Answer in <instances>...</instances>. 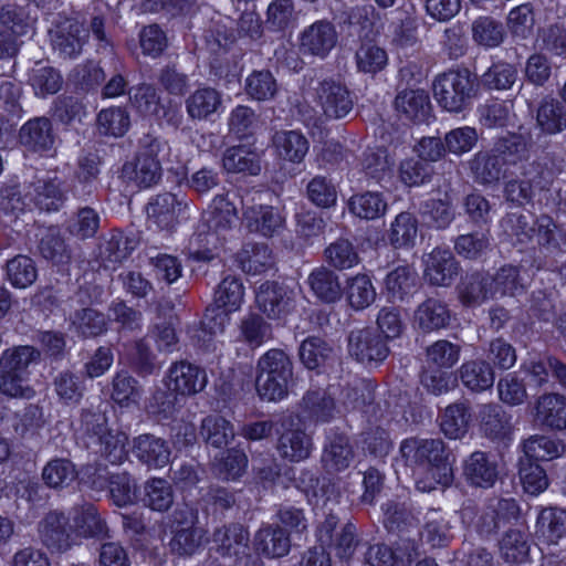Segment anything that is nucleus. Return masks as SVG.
Returning <instances> with one entry per match:
<instances>
[{
  "label": "nucleus",
  "instance_id": "nucleus-1",
  "mask_svg": "<svg viewBox=\"0 0 566 566\" xmlns=\"http://www.w3.org/2000/svg\"><path fill=\"white\" fill-rule=\"evenodd\" d=\"M292 377L293 363L289 355L283 349H269L256 363V392L263 400H281L289 392Z\"/></svg>",
  "mask_w": 566,
  "mask_h": 566
},
{
  "label": "nucleus",
  "instance_id": "nucleus-2",
  "mask_svg": "<svg viewBox=\"0 0 566 566\" xmlns=\"http://www.w3.org/2000/svg\"><path fill=\"white\" fill-rule=\"evenodd\" d=\"M462 523L472 528L481 538H491L497 532L518 518L520 507L513 499L490 500L481 510L464 505L461 511Z\"/></svg>",
  "mask_w": 566,
  "mask_h": 566
},
{
  "label": "nucleus",
  "instance_id": "nucleus-3",
  "mask_svg": "<svg viewBox=\"0 0 566 566\" xmlns=\"http://www.w3.org/2000/svg\"><path fill=\"white\" fill-rule=\"evenodd\" d=\"M478 90L476 76L468 69L441 73L432 84L434 99L439 106L450 113L464 111L475 97Z\"/></svg>",
  "mask_w": 566,
  "mask_h": 566
},
{
  "label": "nucleus",
  "instance_id": "nucleus-4",
  "mask_svg": "<svg viewBox=\"0 0 566 566\" xmlns=\"http://www.w3.org/2000/svg\"><path fill=\"white\" fill-rule=\"evenodd\" d=\"M400 453L410 465L428 467L439 471L438 483L444 485L450 483L452 470L447 464L448 455L441 439H406L400 444Z\"/></svg>",
  "mask_w": 566,
  "mask_h": 566
},
{
  "label": "nucleus",
  "instance_id": "nucleus-5",
  "mask_svg": "<svg viewBox=\"0 0 566 566\" xmlns=\"http://www.w3.org/2000/svg\"><path fill=\"white\" fill-rule=\"evenodd\" d=\"M170 551L182 557L196 554L206 543V531L197 525V514L188 506L176 509L171 520Z\"/></svg>",
  "mask_w": 566,
  "mask_h": 566
},
{
  "label": "nucleus",
  "instance_id": "nucleus-6",
  "mask_svg": "<svg viewBox=\"0 0 566 566\" xmlns=\"http://www.w3.org/2000/svg\"><path fill=\"white\" fill-rule=\"evenodd\" d=\"M300 291L284 283L266 281L255 294L259 310L270 319H283L296 308Z\"/></svg>",
  "mask_w": 566,
  "mask_h": 566
},
{
  "label": "nucleus",
  "instance_id": "nucleus-7",
  "mask_svg": "<svg viewBox=\"0 0 566 566\" xmlns=\"http://www.w3.org/2000/svg\"><path fill=\"white\" fill-rule=\"evenodd\" d=\"M49 33L53 52L63 60L78 57L88 40L84 24L70 18L57 21Z\"/></svg>",
  "mask_w": 566,
  "mask_h": 566
},
{
  "label": "nucleus",
  "instance_id": "nucleus-8",
  "mask_svg": "<svg viewBox=\"0 0 566 566\" xmlns=\"http://www.w3.org/2000/svg\"><path fill=\"white\" fill-rule=\"evenodd\" d=\"M348 353L363 365H373L384 361L389 348L385 338L374 328H356L348 335Z\"/></svg>",
  "mask_w": 566,
  "mask_h": 566
},
{
  "label": "nucleus",
  "instance_id": "nucleus-9",
  "mask_svg": "<svg viewBox=\"0 0 566 566\" xmlns=\"http://www.w3.org/2000/svg\"><path fill=\"white\" fill-rule=\"evenodd\" d=\"M188 208L189 201L185 195L164 192L150 199L147 205V214L160 230L172 231Z\"/></svg>",
  "mask_w": 566,
  "mask_h": 566
},
{
  "label": "nucleus",
  "instance_id": "nucleus-10",
  "mask_svg": "<svg viewBox=\"0 0 566 566\" xmlns=\"http://www.w3.org/2000/svg\"><path fill=\"white\" fill-rule=\"evenodd\" d=\"M242 209L243 220L250 232L272 238L283 231L285 218L279 209L266 205H249L244 199H242Z\"/></svg>",
  "mask_w": 566,
  "mask_h": 566
},
{
  "label": "nucleus",
  "instance_id": "nucleus-11",
  "mask_svg": "<svg viewBox=\"0 0 566 566\" xmlns=\"http://www.w3.org/2000/svg\"><path fill=\"white\" fill-rule=\"evenodd\" d=\"M66 187L63 180L54 177L35 178L25 187V198L40 210L57 211L66 200Z\"/></svg>",
  "mask_w": 566,
  "mask_h": 566
},
{
  "label": "nucleus",
  "instance_id": "nucleus-12",
  "mask_svg": "<svg viewBox=\"0 0 566 566\" xmlns=\"http://www.w3.org/2000/svg\"><path fill=\"white\" fill-rule=\"evenodd\" d=\"M41 543L52 553H65L72 547L69 517L59 511H50L38 524Z\"/></svg>",
  "mask_w": 566,
  "mask_h": 566
},
{
  "label": "nucleus",
  "instance_id": "nucleus-13",
  "mask_svg": "<svg viewBox=\"0 0 566 566\" xmlns=\"http://www.w3.org/2000/svg\"><path fill=\"white\" fill-rule=\"evenodd\" d=\"M249 543L248 530L238 523L224 525L213 533L216 552L234 564H239L249 555Z\"/></svg>",
  "mask_w": 566,
  "mask_h": 566
},
{
  "label": "nucleus",
  "instance_id": "nucleus-14",
  "mask_svg": "<svg viewBox=\"0 0 566 566\" xmlns=\"http://www.w3.org/2000/svg\"><path fill=\"white\" fill-rule=\"evenodd\" d=\"M207 382L206 370L189 361H176L168 369V387L176 394L196 395L206 388Z\"/></svg>",
  "mask_w": 566,
  "mask_h": 566
},
{
  "label": "nucleus",
  "instance_id": "nucleus-15",
  "mask_svg": "<svg viewBox=\"0 0 566 566\" xmlns=\"http://www.w3.org/2000/svg\"><path fill=\"white\" fill-rule=\"evenodd\" d=\"M316 96L324 114L331 118H343L350 113L354 106L347 87L332 78L319 82Z\"/></svg>",
  "mask_w": 566,
  "mask_h": 566
},
{
  "label": "nucleus",
  "instance_id": "nucleus-16",
  "mask_svg": "<svg viewBox=\"0 0 566 566\" xmlns=\"http://www.w3.org/2000/svg\"><path fill=\"white\" fill-rule=\"evenodd\" d=\"M499 475V464L491 453L474 451L463 462V476L472 486L490 489Z\"/></svg>",
  "mask_w": 566,
  "mask_h": 566
},
{
  "label": "nucleus",
  "instance_id": "nucleus-17",
  "mask_svg": "<svg viewBox=\"0 0 566 566\" xmlns=\"http://www.w3.org/2000/svg\"><path fill=\"white\" fill-rule=\"evenodd\" d=\"M423 279L433 286H449L459 273V264L452 252L436 248L423 258Z\"/></svg>",
  "mask_w": 566,
  "mask_h": 566
},
{
  "label": "nucleus",
  "instance_id": "nucleus-18",
  "mask_svg": "<svg viewBox=\"0 0 566 566\" xmlns=\"http://www.w3.org/2000/svg\"><path fill=\"white\" fill-rule=\"evenodd\" d=\"M337 38L333 23L326 20L316 21L302 32L301 52L323 59L336 45Z\"/></svg>",
  "mask_w": 566,
  "mask_h": 566
},
{
  "label": "nucleus",
  "instance_id": "nucleus-19",
  "mask_svg": "<svg viewBox=\"0 0 566 566\" xmlns=\"http://www.w3.org/2000/svg\"><path fill=\"white\" fill-rule=\"evenodd\" d=\"M229 317L226 313L207 312L203 318L189 325L187 333L192 343L207 352L218 349V337L223 334Z\"/></svg>",
  "mask_w": 566,
  "mask_h": 566
},
{
  "label": "nucleus",
  "instance_id": "nucleus-20",
  "mask_svg": "<svg viewBox=\"0 0 566 566\" xmlns=\"http://www.w3.org/2000/svg\"><path fill=\"white\" fill-rule=\"evenodd\" d=\"M134 457L149 469H161L170 462L171 450L167 441L154 434H140L133 441Z\"/></svg>",
  "mask_w": 566,
  "mask_h": 566
},
{
  "label": "nucleus",
  "instance_id": "nucleus-21",
  "mask_svg": "<svg viewBox=\"0 0 566 566\" xmlns=\"http://www.w3.org/2000/svg\"><path fill=\"white\" fill-rule=\"evenodd\" d=\"M473 180L482 186H493L506 177L507 169L493 149L479 150L469 160Z\"/></svg>",
  "mask_w": 566,
  "mask_h": 566
},
{
  "label": "nucleus",
  "instance_id": "nucleus-22",
  "mask_svg": "<svg viewBox=\"0 0 566 566\" xmlns=\"http://www.w3.org/2000/svg\"><path fill=\"white\" fill-rule=\"evenodd\" d=\"M355 457L349 438L343 433H334L327 438L323 448L321 462L328 473H337L349 468Z\"/></svg>",
  "mask_w": 566,
  "mask_h": 566
},
{
  "label": "nucleus",
  "instance_id": "nucleus-23",
  "mask_svg": "<svg viewBox=\"0 0 566 566\" xmlns=\"http://www.w3.org/2000/svg\"><path fill=\"white\" fill-rule=\"evenodd\" d=\"M535 420L551 430L566 429V397L560 394H544L535 403Z\"/></svg>",
  "mask_w": 566,
  "mask_h": 566
},
{
  "label": "nucleus",
  "instance_id": "nucleus-24",
  "mask_svg": "<svg viewBox=\"0 0 566 566\" xmlns=\"http://www.w3.org/2000/svg\"><path fill=\"white\" fill-rule=\"evenodd\" d=\"M562 171V161L552 156H544L521 166V176L537 190H548Z\"/></svg>",
  "mask_w": 566,
  "mask_h": 566
},
{
  "label": "nucleus",
  "instance_id": "nucleus-25",
  "mask_svg": "<svg viewBox=\"0 0 566 566\" xmlns=\"http://www.w3.org/2000/svg\"><path fill=\"white\" fill-rule=\"evenodd\" d=\"M20 143L32 151L50 150L55 142L52 123L46 117H35L22 125Z\"/></svg>",
  "mask_w": 566,
  "mask_h": 566
},
{
  "label": "nucleus",
  "instance_id": "nucleus-26",
  "mask_svg": "<svg viewBox=\"0 0 566 566\" xmlns=\"http://www.w3.org/2000/svg\"><path fill=\"white\" fill-rule=\"evenodd\" d=\"M75 532L85 538H104L108 536L106 521L101 516L95 505L83 503L72 510Z\"/></svg>",
  "mask_w": 566,
  "mask_h": 566
},
{
  "label": "nucleus",
  "instance_id": "nucleus-27",
  "mask_svg": "<svg viewBox=\"0 0 566 566\" xmlns=\"http://www.w3.org/2000/svg\"><path fill=\"white\" fill-rule=\"evenodd\" d=\"M237 220V208L228 195L216 196L209 210L203 214L205 224L216 234H223L231 230Z\"/></svg>",
  "mask_w": 566,
  "mask_h": 566
},
{
  "label": "nucleus",
  "instance_id": "nucleus-28",
  "mask_svg": "<svg viewBox=\"0 0 566 566\" xmlns=\"http://www.w3.org/2000/svg\"><path fill=\"white\" fill-rule=\"evenodd\" d=\"M185 104L192 120H206L222 107V95L210 86L198 87L186 98Z\"/></svg>",
  "mask_w": 566,
  "mask_h": 566
},
{
  "label": "nucleus",
  "instance_id": "nucleus-29",
  "mask_svg": "<svg viewBox=\"0 0 566 566\" xmlns=\"http://www.w3.org/2000/svg\"><path fill=\"white\" fill-rule=\"evenodd\" d=\"M481 430L491 440L509 439L513 426L512 417L497 403H486L480 409Z\"/></svg>",
  "mask_w": 566,
  "mask_h": 566
},
{
  "label": "nucleus",
  "instance_id": "nucleus-30",
  "mask_svg": "<svg viewBox=\"0 0 566 566\" xmlns=\"http://www.w3.org/2000/svg\"><path fill=\"white\" fill-rule=\"evenodd\" d=\"M451 318L448 305L441 300L428 297L420 303L413 315L415 323L423 332H433L449 325Z\"/></svg>",
  "mask_w": 566,
  "mask_h": 566
},
{
  "label": "nucleus",
  "instance_id": "nucleus-31",
  "mask_svg": "<svg viewBox=\"0 0 566 566\" xmlns=\"http://www.w3.org/2000/svg\"><path fill=\"white\" fill-rule=\"evenodd\" d=\"M241 270L248 274H262L274 268L272 250L265 243H247L237 254Z\"/></svg>",
  "mask_w": 566,
  "mask_h": 566
},
{
  "label": "nucleus",
  "instance_id": "nucleus-32",
  "mask_svg": "<svg viewBox=\"0 0 566 566\" xmlns=\"http://www.w3.org/2000/svg\"><path fill=\"white\" fill-rule=\"evenodd\" d=\"M253 545L264 556L279 558L290 552L291 541L289 534L280 526L266 525L255 533Z\"/></svg>",
  "mask_w": 566,
  "mask_h": 566
},
{
  "label": "nucleus",
  "instance_id": "nucleus-33",
  "mask_svg": "<svg viewBox=\"0 0 566 566\" xmlns=\"http://www.w3.org/2000/svg\"><path fill=\"white\" fill-rule=\"evenodd\" d=\"M462 385L473 392H482L493 387L495 374L489 361L469 360L459 369Z\"/></svg>",
  "mask_w": 566,
  "mask_h": 566
},
{
  "label": "nucleus",
  "instance_id": "nucleus-34",
  "mask_svg": "<svg viewBox=\"0 0 566 566\" xmlns=\"http://www.w3.org/2000/svg\"><path fill=\"white\" fill-rule=\"evenodd\" d=\"M123 176L137 187L148 188L156 185L161 178V164L158 159L144 158L136 155V158L123 166Z\"/></svg>",
  "mask_w": 566,
  "mask_h": 566
},
{
  "label": "nucleus",
  "instance_id": "nucleus-35",
  "mask_svg": "<svg viewBox=\"0 0 566 566\" xmlns=\"http://www.w3.org/2000/svg\"><path fill=\"white\" fill-rule=\"evenodd\" d=\"M312 439L302 429H287L277 440V452L280 455L292 462H298L310 457L312 452Z\"/></svg>",
  "mask_w": 566,
  "mask_h": 566
},
{
  "label": "nucleus",
  "instance_id": "nucleus-36",
  "mask_svg": "<svg viewBox=\"0 0 566 566\" xmlns=\"http://www.w3.org/2000/svg\"><path fill=\"white\" fill-rule=\"evenodd\" d=\"M536 124L542 133L556 135L566 129V107L553 97L541 101L536 112Z\"/></svg>",
  "mask_w": 566,
  "mask_h": 566
},
{
  "label": "nucleus",
  "instance_id": "nucleus-37",
  "mask_svg": "<svg viewBox=\"0 0 566 566\" xmlns=\"http://www.w3.org/2000/svg\"><path fill=\"white\" fill-rule=\"evenodd\" d=\"M395 107L407 119L422 123L430 113L429 96L422 90H405L396 96Z\"/></svg>",
  "mask_w": 566,
  "mask_h": 566
},
{
  "label": "nucleus",
  "instance_id": "nucleus-38",
  "mask_svg": "<svg viewBox=\"0 0 566 566\" xmlns=\"http://www.w3.org/2000/svg\"><path fill=\"white\" fill-rule=\"evenodd\" d=\"M530 146L527 137L522 134L511 133L500 137L492 149L507 169L510 166H516L527 160Z\"/></svg>",
  "mask_w": 566,
  "mask_h": 566
},
{
  "label": "nucleus",
  "instance_id": "nucleus-39",
  "mask_svg": "<svg viewBox=\"0 0 566 566\" xmlns=\"http://www.w3.org/2000/svg\"><path fill=\"white\" fill-rule=\"evenodd\" d=\"M459 300L465 306L481 305L494 298L490 276L480 272L468 274L458 286Z\"/></svg>",
  "mask_w": 566,
  "mask_h": 566
},
{
  "label": "nucleus",
  "instance_id": "nucleus-40",
  "mask_svg": "<svg viewBox=\"0 0 566 566\" xmlns=\"http://www.w3.org/2000/svg\"><path fill=\"white\" fill-rule=\"evenodd\" d=\"M306 418L315 422H328L336 413L334 399L324 389L308 390L301 402Z\"/></svg>",
  "mask_w": 566,
  "mask_h": 566
},
{
  "label": "nucleus",
  "instance_id": "nucleus-41",
  "mask_svg": "<svg viewBox=\"0 0 566 566\" xmlns=\"http://www.w3.org/2000/svg\"><path fill=\"white\" fill-rule=\"evenodd\" d=\"M311 290L324 303H335L342 297L343 289L338 275L324 266L317 268L308 275Z\"/></svg>",
  "mask_w": 566,
  "mask_h": 566
},
{
  "label": "nucleus",
  "instance_id": "nucleus-42",
  "mask_svg": "<svg viewBox=\"0 0 566 566\" xmlns=\"http://www.w3.org/2000/svg\"><path fill=\"white\" fill-rule=\"evenodd\" d=\"M490 283L494 298L517 295L526 287L521 268L512 264L499 269L494 276H490Z\"/></svg>",
  "mask_w": 566,
  "mask_h": 566
},
{
  "label": "nucleus",
  "instance_id": "nucleus-43",
  "mask_svg": "<svg viewBox=\"0 0 566 566\" xmlns=\"http://www.w3.org/2000/svg\"><path fill=\"white\" fill-rule=\"evenodd\" d=\"M273 145L279 157L291 163H301L308 151L306 137L296 130L276 132Z\"/></svg>",
  "mask_w": 566,
  "mask_h": 566
},
{
  "label": "nucleus",
  "instance_id": "nucleus-44",
  "mask_svg": "<svg viewBox=\"0 0 566 566\" xmlns=\"http://www.w3.org/2000/svg\"><path fill=\"white\" fill-rule=\"evenodd\" d=\"M70 319L74 332L84 338L97 337L108 328L105 314L92 307L75 311Z\"/></svg>",
  "mask_w": 566,
  "mask_h": 566
},
{
  "label": "nucleus",
  "instance_id": "nucleus-45",
  "mask_svg": "<svg viewBox=\"0 0 566 566\" xmlns=\"http://www.w3.org/2000/svg\"><path fill=\"white\" fill-rule=\"evenodd\" d=\"M417 282L416 271L411 266L401 265L387 274L386 290L394 302H402L416 292Z\"/></svg>",
  "mask_w": 566,
  "mask_h": 566
},
{
  "label": "nucleus",
  "instance_id": "nucleus-46",
  "mask_svg": "<svg viewBox=\"0 0 566 566\" xmlns=\"http://www.w3.org/2000/svg\"><path fill=\"white\" fill-rule=\"evenodd\" d=\"M40 359V352L33 346H13L2 352L0 368L30 377V366Z\"/></svg>",
  "mask_w": 566,
  "mask_h": 566
},
{
  "label": "nucleus",
  "instance_id": "nucleus-47",
  "mask_svg": "<svg viewBox=\"0 0 566 566\" xmlns=\"http://www.w3.org/2000/svg\"><path fill=\"white\" fill-rule=\"evenodd\" d=\"M235 436L234 428L230 421L221 416L211 415L202 419L200 437L213 448L228 446Z\"/></svg>",
  "mask_w": 566,
  "mask_h": 566
},
{
  "label": "nucleus",
  "instance_id": "nucleus-48",
  "mask_svg": "<svg viewBox=\"0 0 566 566\" xmlns=\"http://www.w3.org/2000/svg\"><path fill=\"white\" fill-rule=\"evenodd\" d=\"M349 211L365 220H375L382 217L387 210V201L380 192L366 191L350 197Z\"/></svg>",
  "mask_w": 566,
  "mask_h": 566
},
{
  "label": "nucleus",
  "instance_id": "nucleus-49",
  "mask_svg": "<svg viewBox=\"0 0 566 566\" xmlns=\"http://www.w3.org/2000/svg\"><path fill=\"white\" fill-rule=\"evenodd\" d=\"M136 248V241L126 237L122 231H113L99 244V258L105 266L120 263Z\"/></svg>",
  "mask_w": 566,
  "mask_h": 566
},
{
  "label": "nucleus",
  "instance_id": "nucleus-50",
  "mask_svg": "<svg viewBox=\"0 0 566 566\" xmlns=\"http://www.w3.org/2000/svg\"><path fill=\"white\" fill-rule=\"evenodd\" d=\"M538 244L547 252H566V229L559 227L549 216H541L537 221Z\"/></svg>",
  "mask_w": 566,
  "mask_h": 566
},
{
  "label": "nucleus",
  "instance_id": "nucleus-51",
  "mask_svg": "<svg viewBox=\"0 0 566 566\" xmlns=\"http://www.w3.org/2000/svg\"><path fill=\"white\" fill-rule=\"evenodd\" d=\"M53 387L60 402L66 406L78 405L85 392L81 377L70 370L59 373L53 379Z\"/></svg>",
  "mask_w": 566,
  "mask_h": 566
},
{
  "label": "nucleus",
  "instance_id": "nucleus-52",
  "mask_svg": "<svg viewBox=\"0 0 566 566\" xmlns=\"http://www.w3.org/2000/svg\"><path fill=\"white\" fill-rule=\"evenodd\" d=\"M143 502L153 511H168L174 503V491L170 483L161 478H153L145 482Z\"/></svg>",
  "mask_w": 566,
  "mask_h": 566
},
{
  "label": "nucleus",
  "instance_id": "nucleus-53",
  "mask_svg": "<svg viewBox=\"0 0 566 566\" xmlns=\"http://www.w3.org/2000/svg\"><path fill=\"white\" fill-rule=\"evenodd\" d=\"M470 413L464 403H453L441 416L440 428L449 439H462L469 429Z\"/></svg>",
  "mask_w": 566,
  "mask_h": 566
},
{
  "label": "nucleus",
  "instance_id": "nucleus-54",
  "mask_svg": "<svg viewBox=\"0 0 566 566\" xmlns=\"http://www.w3.org/2000/svg\"><path fill=\"white\" fill-rule=\"evenodd\" d=\"M538 532L551 544H558L566 538V511L545 509L537 518Z\"/></svg>",
  "mask_w": 566,
  "mask_h": 566
},
{
  "label": "nucleus",
  "instance_id": "nucleus-55",
  "mask_svg": "<svg viewBox=\"0 0 566 566\" xmlns=\"http://www.w3.org/2000/svg\"><path fill=\"white\" fill-rule=\"evenodd\" d=\"M128 438L124 432L107 429L93 444L97 446V452L112 464H120L127 458Z\"/></svg>",
  "mask_w": 566,
  "mask_h": 566
},
{
  "label": "nucleus",
  "instance_id": "nucleus-56",
  "mask_svg": "<svg viewBox=\"0 0 566 566\" xmlns=\"http://www.w3.org/2000/svg\"><path fill=\"white\" fill-rule=\"evenodd\" d=\"M76 476L75 465L67 459H53L42 470L45 485L55 490L70 486Z\"/></svg>",
  "mask_w": 566,
  "mask_h": 566
},
{
  "label": "nucleus",
  "instance_id": "nucleus-57",
  "mask_svg": "<svg viewBox=\"0 0 566 566\" xmlns=\"http://www.w3.org/2000/svg\"><path fill=\"white\" fill-rule=\"evenodd\" d=\"M244 296V287L241 281L235 276H227L224 277L217 290L214 291V304L220 310L228 315L230 312L237 311L242 302Z\"/></svg>",
  "mask_w": 566,
  "mask_h": 566
},
{
  "label": "nucleus",
  "instance_id": "nucleus-58",
  "mask_svg": "<svg viewBox=\"0 0 566 566\" xmlns=\"http://www.w3.org/2000/svg\"><path fill=\"white\" fill-rule=\"evenodd\" d=\"M39 251L44 259L56 264H64L71 260V249L57 228H49L42 234Z\"/></svg>",
  "mask_w": 566,
  "mask_h": 566
},
{
  "label": "nucleus",
  "instance_id": "nucleus-59",
  "mask_svg": "<svg viewBox=\"0 0 566 566\" xmlns=\"http://www.w3.org/2000/svg\"><path fill=\"white\" fill-rule=\"evenodd\" d=\"M333 347L319 337H307L302 342L298 355L302 364L307 369H316L332 358Z\"/></svg>",
  "mask_w": 566,
  "mask_h": 566
},
{
  "label": "nucleus",
  "instance_id": "nucleus-60",
  "mask_svg": "<svg viewBox=\"0 0 566 566\" xmlns=\"http://www.w3.org/2000/svg\"><path fill=\"white\" fill-rule=\"evenodd\" d=\"M347 301L356 311L367 308L376 298L375 287L366 274H357L347 281Z\"/></svg>",
  "mask_w": 566,
  "mask_h": 566
},
{
  "label": "nucleus",
  "instance_id": "nucleus-61",
  "mask_svg": "<svg viewBox=\"0 0 566 566\" xmlns=\"http://www.w3.org/2000/svg\"><path fill=\"white\" fill-rule=\"evenodd\" d=\"M222 164L228 172L233 174L255 176L261 170L258 156L240 146L228 148L223 154Z\"/></svg>",
  "mask_w": 566,
  "mask_h": 566
},
{
  "label": "nucleus",
  "instance_id": "nucleus-62",
  "mask_svg": "<svg viewBox=\"0 0 566 566\" xmlns=\"http://www.w3.org/2000/svg\"><path fill=\"white\" fill-rule=\"evenodd\" d=\"M29 81L38 96L55 94L63 84V77L57 70L41 63H36L31 70Z\"/></svg>",
  "mask_w": 566,
  "mask_h": 566
},
{
  "label": "nucleus",
  "instance_id": "nucleus-63",
  "mask_svg": "<svg viewBox=\"0 0 566 566\" xmlns=\"http://www.w3.org/2000/svg\"><path fill=\"white\" fill-rule=\"evenodd\" d=\"M384 525L391 533H401L417 526V518L405 503L388 501L382 505Z\"/></svg>",
  "mask_w": 566,
  "mask_h": 566
},
{
  "label": "nucleus",
  "instance_id": "nucleus-64",
  "mask_svg": "<svg viewBox=\"0 0 566 566\" xmlns=\"http://www.w3.org/2000/svg\"><path fill=\"white\" fill-rule=\"evenodd\" d=\"M530 551L527 534L518 528H510L500 541L502 557L509 563L523 562Z\"/></svg>",
  "mask_w": 566,
  "mask_h": 566
}]
</instances>
